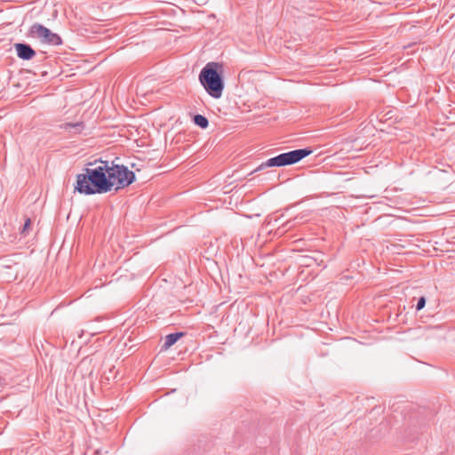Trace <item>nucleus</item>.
<instances>
[{"label": "nucleus", "mask_w": 455, "mask_h": 455, "mask_svg": "<svg viewBox=\"0 0 455 455\" xmlns=\"http://www.w3.org/2000/svg\"><path fill=\"white\" fill-rule=\"evenodd\" d=\"M185 335L183 331L172 332L165 336V340L162 346V350H167L173 346L180 338Z\"/></svg>", "instance_id": "9"}, {"label": "nucleus", "mask_w": 455, "mask_h": 455, "mask_svg": "<svg viewBox=\"0 0 455 455\" xmlns=\"http://www.w3.org/2000/svg\"><path fill=\"white\" fill-rule=\"evenodd\" d=\"M323 263H324V262H323V259H321V260H320V262H319V263H317V264H318V265H323V267H325V265H324Z\"/></svg>", "instance_id": "16"}, {"label": "nucleus", "mask_w": 455, "mask_h": 455, "mask_svg": "<svg viewBox=\"0 0 455 455\" xmlns=\"http://www.w3.org/2000/svg\"><path fill=\"white\" fill-rule=\"evenodd\" d=\"M198 78L201 85L212 98H221L225 88L222 64L214 61L208 62L201 69Z\"/></svg>", "instance_id": "2"}, {"label": "nucleus", "mask_w": 455, "mask_h": 455, "mask_svg": "<svg viewBox=\"0 0 455 455\" xmlns=\"http://www.w3.org/2000/svg\"><path fill=\"white\" fill-rule=\"evenodd\" d=\"M194 124L201 129H206L209 126V121L206 116L196 114L193 116Z\"/></svg>", "instance_id": "10"}, {"label": "nucleus", "mask_w": 455, "mask_h": 455, "mask_svg": "<svg viewBox=\"0 0 455 455\" xmlns=\"http://www.w3.org/2000/svg\"><path fill=\"white\" fill-rule=\"evenodd\" d=\"M4 383H5L4 379L0 377V387H2Z\"/></svg>", "instance_id": "15"}, {"label": "nucleus", "mask_w": 455, "mask_h": 455, "mask_svg": "<svg viewBox=\"0 0 455 455\" xmlns=\"http://www.w3.org/2000/svg\"><path fill=\"white\" fill-rule=\"evenodd\" d=\"M293 243L294 242H292L291 243H289V244L286 243V251L295 252L296 250L292 246Z\"/></svg>", "instance_id": "13"}, {"label": "nucleus", "mask_w": 455, "mask_h": 455, "mask_svg": "<svg viewBox=\"0 0 455 455\" xmlns=\"http://www.w3.org/2000/svg\"><path fill=\"white\" fill-rule=\"evenodd\" d=\"M84 122H76V123H64L60 125V128L64 130L65 132H69L72 135L80 134L84 129Z\"/></svg>", "instance_id": "8"}, {"label": "nucleus", "mask_w": 455, "mask_h": 455, "mask_svg": "<svg viewBox=\"0 0 455 455\" xmlns=\"http://www.w3.org/2000/svg\"><path fill=\"white\" fill-rule=\"evenodd\" d=\"M28 36L39 40L44 44L59 46L63 43L60 35L40 23H34L29 28Z\"/></svg>", "instance_id": "4"}, {"label": "nucleus", "mask_w": 455, "mask_h": 455, "mask_svg": "<svg viewBox=\"0 0 455 455\" xmlns=\"http://www.w3.org/2000/svg\"><path fill=\"white\" fill-rule=\"evenodd\" d=\"M102 164L95 168H85L83 173L76 175L74 186L75 192L84 196L105 194L112 190L113 183L108 175V162L100 161Z\"/></svg>", "instance_id": "1"}, {"label": "nucleus", "mask_w": 455, "mask_h": 455, "mask_svg": "<svg viewBox=\"0 0 455 455\" xmlns=\"http://www.w3.org/2000/svg\"><path fill=\"white\" fill-rule=\"evenodd\" d=\"M1 90H2V89L0 88V91H1Z\"/></svg>", "instance_id": "17"}, {"label": "nucleus", "mask_w": 455, "mask_h": 455, "mask_svg": "<svg viewBox=\"0 0 455 455\" xmlns=\"http://www.w3.org/2000/svg\"><path fill=\"white\" fill-rule=\"evenodd\" d=\"M284 166V153H281L278 156L269 158L266 162L262 163L257 167L252 172H257L267 167H283Z\"/></svg>", "instance_id": "7"}, {"label": "nucleus", "mask_w": 455, "mask_h": 455, "mask_svg": "<svg viewBox=\"0 0 455 455\" xmlns=\"http://www.w3.org/2000/svg\"><path fill=\"white\" fill-rule=\"evenodd\" d=\"M313 152L309 148H299L286 152V165L295 164Z\"/></svg>", "instance_id": "6"}, {"label": "nucleus", "mask_w": 455, "mask_h": 455, "mask_svg": "<svg viewBox=\"0 0 455 455\" xmlns=\"http://www.w3.org/2000/svg\"><path fill=\"white\" fill-rule=\"evenodd\" d=\"M298 257H299L298 259L299 260L300 264H303V265H306L308 267L311 266V262H310L311 260H315V261L317 260V259L309 258L305 255H299Z\"/></svg>", "instance_id": "11"}, {"label": "nucleus", "mask_w": 455, "mask_h": 455, "mask_svg": "<svg viewBox=\"0 0 455 455\" xmlns=\"http://www.w3.org/2000/svg\"><path fill=\"white\" fill-rule=\"evenodd\" d=\"M108 175L113 187L116 185V191L129 187L136 179L134 172L124 164L108 165Z\"/></svg>", "instance_id": "3"}, {"label": "nucleus", "mask_w": 455, "mask_h": 455, "mask_svg": "<svg viewBox=\"0 0 455 455\" xmlns=\"http://www.w3.org/2000/svg\"><path fill=\"white\" fill-rule=\"evenodd\" d=\"M29 226H30V220L28 219V220H26V222H25V223H24V225H23L22 232H25V230H26L27 228H29Z\"/></svg>", "instance_id": "14"}, {"label": "nucleus", "mask_w": 455, "mask_h": 455, "mask_svg": "<svg viewBox=\"0 0 455 455\" xmlns=\"http://www.w3.org/2000/svg\"><path fill=\"white\" fill-rule=\"evenodd\" d=\"M426 305V299L425 297H420L417 302V305H416V310L417 311H419L421 310L422 308H424Z\"/></svg>", "instance_id": "12"}, {"label": "nucleus", "mask_w": 455, "mask_h": 455, "mask_svg": "<svg viewBox=\"0 0 455 455\" xmlns=\"http://www.w3.org/2000/svg\"><path fill=\"white\" fill-rule=\"evenodd\" d=\"M13 46L17 57L22 60H30L36 55V52L27 43H16Z\"/></svg>", "instance_id": "5"}]
</instances>
